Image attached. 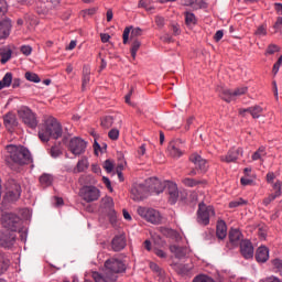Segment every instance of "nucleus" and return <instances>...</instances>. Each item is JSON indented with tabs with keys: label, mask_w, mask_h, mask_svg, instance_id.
I'll return each instance as SVG.
<instances>
[{
	"label": "nucleus",
	"mask_w": 282,
	"mask_h": 282,
	"mask_svg": "<svg viewBox=\"0 0 282 282\" xmlns=\"http://www.w3.org/2000/svg\"><path fill=\"white\" fill-rule=\"evenodd\" d=\"M61 155H63V151H61V148L54 145L51 148V156L52 158H59Z\"/></svg>",
	"instance_id": "49"
},
{
	"label": "nucleus",
	"mask_w": 282,
	"mask_h": 282,
	"mask_svg": "<svg viewBox=\"0 0 282 282\" xmlns=\"http://www.w3.org/2000/svg\"><path fill=\"white\" fill-rule=\"evenodd\" d=\"M3 188H4V195H3L4 204H12L21 199V193L23 191L21 189V184H19L17 180L8 178L3 184Z\"/></svg>",
	"instance_id": "3"
},
{
	"label": "nucleus",
	"mask_w": 282,
	"mask_h": 282,
	"mask_svg": "<svg viewBox=\"0 0 282 282\" xmlns=\"http://www.w3.org/2000/svg\"><path fill=\"white\" fill-rule=\"evenodd\" d=\"M272 265L275 268L278 272H282V260L281 259H274L272 260Z\"/></svg>",
	"instance_id": "53"
},
{
	"label": "nucleus",
	"mask_w": 282,
	"mask_h": 282,
	"mask_svg": "<svg viewBox=\"0 0 282 282\" xmlns=\"http://www.w3.org/2000/svg\"><path fill=\"white\" fill-rule=\"evenodd\" d=\"M129 35H130V41H139L138 37L142 36V29L127 26L123 30V45H127V43H129Z\"/></svg>",
	"instance_id": "16"
},
{
	"label": "nucleus",
	"mask_w": 282,
	"mask_h": 282,
	"mask_svg": "<svg viewBox=\"0 0 282 282\" xmlns=\"http://www.w3.org/2000/svg\"><path fill=\"white\" fill-rule=\"evenodd\" d=\"M228 235V227L226 226V221L218 220L216 225V236L218 239H226Z\"/></svg>",
	"instance_id": "30"
},
{
	"label": "nucleus",
	"mask_w": 282,
	"mask_h": 282,
	"mask_svg": "<svg viewBox=\"0 0 282 282\" xmlns=\"http://www.w3.org/2000/svg\"><path fill=\"white\" fill-rule=\"evenodd\" d=\"M12 85L13 89H17V87H21V79L14 78L12 73H7L2 80H0V89H6V87H10Z\"/></svg>",
	"instance_id": "18"
},
{
	"label": "nucleus",
	"mask_w": 282,
	"mask_h": 282,
	"mask_svg": "<svg viewBox=\"0 0 282 282\" xmlns=\"http://www.w3.org/2000/svg\"><path fill=\"white\" fill-rule=\"evenodd\" d=\"M210 217H215V208L213 206H207L205 202L198 204L197 210V223L200 226H208L210 224Z\"/></svg>",
	"instance_id": "6"
},
{
	"label": "nucleus",
	"mask_w": 282,
	"mask_h": 282,
	"mask_svg": "<svg viewBox=\"0 0 282 282\" xmlns=\"http://www.w3.org/2000/svg\"><path fill=\"white\" fill-rule=\"evenodd\" d=\"M165 189L169 195V204L172 206L177 204V199H180V189L177 188V184L171 181H165Z\"/></svg>",
	"instance_id": "14"
},
{
	"label": "nucleus",
	"mask_w": 282,
	"mask_h": 282,
	"mask_svg": "<svg viewBox=\"0 0 282 282\" xmlns=\"http://www.w3.org/2000/svg\"><path fill=\"white\" fill-rule=\"evenodd\" d=\"M155 23H156L158 28H164V18L156 15Z\"/></svg>",
	"instance_id": "59"
},
{
	"label": "nucleus",
	"mask_w": 282,
	"mask_h": 282,
	"mask_svg": "<svg viewBox=\"0 0 282 282\" xmlns=\"http://www.w3.org/2000/svg\"><path fill=\"white\" fill-rule=\"evenodd\" d=\"M154 254H156V257H160V259H166V252H164V250L162 249H155Z\"/></svg>",
	"instance_id": "58"
},
{
	"label": "nucleus",
	"mask_w": 282,
	"mask_h": 282,
	"mask_svg": "<svg viewBox=\"0 0 282 282\" xmlns=\"http://www.w3.org/2000/svg\"><path fill=\"white\" fill-rule=\"evenodd\" d=\"M262 282H282V281H281V279H279L274 275H271V276L263 279Z\"/></svg>",
	"instance_id": "61"
},
{
	"label": "nucleus",
	"mask_w": 282,
	"mask_h": 282,
	"mask_svg": "<svg viewBox=\"0 0 282 282\" xmlns=\"http://www.w3.org/2000/svg\"><path fill=\"white\" fill-rule=\"evenodd\" d=\"M221 39H224V31L219 30L215 33L214 40L216 41V43H219V41H221Z\"/></svg>",
	"instance_id": "57"
},
{
	"label": "nucleus",
	"mask_w": 282,
	"mask_h": 282,
	"mask_svg": "<svg viewBox=\"0 0 282 282\" xmlns=\"http://www.w3.org/2000/svg\"><path fill=\"white\" fill-rule=\"evenodd\" d=\"M249 113L253 118V120H257L259 118H265V108L261 107L260 105L251 106L249 108Z\"/></svg>",
	"instance_id": "29"
},
{
	"label": "nucleus",
	"mask_w": 282,
	"mask_h": 282,
	"mask_svg": "<svg viewBox=\"0 0 282 282\" xmlns=\"http://www.w3.org/2000/svg\"><path fill=\"white\" fill-rule=\"evenodd\" d=\"M101 127L104 129H111V127H113V117L106 116L101 118Z\"/></svg>",
	"instance_id": "43"
},
{
	"label": "nucleus",
	"mask_w": 282,
	"mask_h": 282,
	"mask_svg": "<svg viewBox=\"0 0 282 282\" xmlns=\"http://www.w3.org/2000/svg\"><path fill=\"white\" fill-rule=\"evenodd\" d=\"M243 235L239 229H230L229 241L234 246H240V253L248 259V240H242Z\"/></svg>",
	"instance_id": "7"
},
{
	"label": "nucleus",
	"mask_w": 282,
	"mask_h": 282,
	"mask_svg": "<svg viewBox=\"0 0 282 282\" xmlns=\"http://www.w3.org/2000/svg\"><path fill=\"white\" fill-rule=\"evenodd\" d=\"M281 28H282V17H279L275 21L274 29L281 30Z\"/></svg>",
	"instance_id": "64"
},
{
	"label": "nucleus",
	"mask_w": 282,
	"mask_h": 282,
	"mask_svg": "<svg viewBox=\"0 0 282 282\" xmlns=\"http://www.w3.org/2000/svg\"><path fill=\"white\" fill-rule=\"evenodd\" d=\"M270 259V250L267 247L258 248L256 252V260L258 263H265Z\"/></svg>",
	"instance_id": "27"
},
{
	"label": "nucleus",
	"mask_w": 282,
	"mask_h": 282,
	"mask_svg": "<svg viewBox=\"0 0 282 282\" xmlns=\"http://www.w3.org/2000/svg\"><path fill=\"white\" fill-rule=\"evenodd\" d=\"M20 118L30 127V129H36L39 127V120H36V115L28 107H24L18 111Z\"/></svg>",
	"instance_id": "12"
},
{
	"label": "nucleus",
	"mask_w": 282,
	"mask_h": 282,
	"mask_svg": "<svg viewBox=\"0 0 282 282\" xmlns=\"http://www.w3.org/2000/svg\"><path fill=\"white\" fill-rule=\"evenodd\" d=\"M52 182H54V177H52L51 174L44 173L40 176V184L41 186H44V188L47 186H52Z\"/></svg>",
	"instance_id": "35"
},
{
	"label": "nucleus",
	"mask_w": 282,
	"mask_h": 282,
	"mask_svg": "<svg viewBox=\"0 0 282 282\" xmlns=\"http://www.w3.org/2000/svg\"><path fill=\"white\" fill-rule=\"evenodd\" d=\"M279 46H276V44H271L268 46L267 48V54H276V52H279Z\"/></svg>",
	"instance_id": "55"
},
{
	"label": "nucleus",
	"mask_w": 282,
	"mask_h": 282,
	"mask_svg": "<svg viewBox=\"0 0 282 282\" xmlns=\"http://www.w3.org/2000/svg\"><path fill=\"white\" fill-rule=\"evenodd\" d=\"M109 39H111V35H109L107 33H101L100 34L101 43H109Z\"/></svg>",
	"instance_id": "62"
},
{
	"label": "nucleus",
	"mask_w": 282,
	"mask_h": 282,
	"mask_svg": "<svg viewBox=\"0 0 282 282\" xmlns=\"http://www.w3.org/2000/svg\"><path fill=\"white\" fill-rule=\"evenodd\" d=\"M188 6H191L193 10H202V8H206V2H204V0H188Z\"/></svg>",
	"instance_id": "41"
},
{
	"label": "nucleus",
	"mask_w": 282,
	"mask_h": 282,
	"mask_svg": "<svg viewBox=\"0 0 282 282\" xmlns=\"http://www.w3.org/2000/svg\"><path fill=\"white\" fill-rule=\"evenodd\" d=\"M170 251L176 259H184L188 254V249L186 247H180L177 245L170 246Z\"/></svg>",
	"instance_id": "28"
},
{
	"label": "nucleus",
	"mask_w": 282,
	"mask_h": 282,
	"mask_svg": "<svg viewBox=\"0 0 282 282\" xmlns=\"http://www.w3.org/2000/svg\"><path fill=\"white\" fill-rule=\"evenodd\" d=\"M108 138L110 140H118L120 138V130L118 129H111L109 132H108Z\"/></svg>",
	"instance_id": "48"
},
{
	"label": "nucleus",
	"mask_w": 282,
	"mask_h": 282,
	"mask_svg": "<svg viewBox=\"0 0 282 282\" xmlns=\"http://www.w3.org/2000/svg\"><path fill=\"white\" fill-rule=\"evenodd\" d=\"M8 12V2L6 0H0V19H3Z\"/></svg>",
	"instance_id": "46"
},
{
	"label": "nucleus",
	"mask_w": 282,
	"mask_h": 282,
	"mask_svg": "<svg viewBox=\"0 0 282 282\" xmlns=\"http://www.w3.org/2000/svg\"><path fill=\"white\" fill-rule=\"evenodd\" d=\"M161 269L162 268H160V265H158V263H155V262L150 263V270H152V272H155V274L159 273Z\"/></svg>",
	"instance_id": "60"
},
{
	"label": "nucleus",
	"mask_w": 282,
	"mask_h": 282,
	"mask_svg": "<svg viewBox=\"0 0 282 282\" xmlns=\"http://www.w3.org/2000/svg\"><path fill=\"white\" fill-rule=\"evenodd\" d=\"M184 15L186 25H197V18L195 17V13L186 11Z\"/></svg>",
	"instance_id": "36"
},
{
	"label": "nucleus",
	"mask_w": 282,
	"mask_h": 282,
	"mask_svg": "<svg viewBox=\"0 0 282 282\" xmlns=\"http://www.w3.org/2000/svg\"><path fill=\"white\" fill-rule=\"evenodd\" d=\"M89 68L85 67L83 68V79H82V89L83 91H85V88L87 87V85H89Z\"/></svg>",
	"instance_id": "38"
},
{
	"label": "nucleus",
	"mask_w": 282,
	"mask_h": 282,
	"mask_svg": "<svg viewBox=\"0 0 282 282\" xmlns=\"http://www.w3.org/2000/svg\"><path fill=\"white\" fill-rule=\"evenodd\" d=\"M1 225L11 232H17L21 228V217L14 213H4L1 216Z\"/></svg>",
	"instance_id": "8"
},
{
	"label": "nucleus",
	"mask_w": 282,
	"mask_h": 282,
	"mask_svg": "<svg viewBox=\"0 0 282 282\" xmlns=\"http://www.w3.org/2000/svg\"><path fill=\"white\" fill-rule=\"evenodd\" d=\"M265 34H268V28L265 25H260L257 31H256V35L257 36H265Z\"/></svg>",
	"instance_id": "51"
},
{
	"label": "nucleus",
	"mask_w": 282,
	"mask_h": 282,
	"mask_svg": "<svg viewBox=\"0 0 282 282\" xmlns=\"http://www.w3.org/2000/svg\"><path fill=\"white\" fill-rule=\"evenodd\" d=\"M173 270H175L181 276H186L188 272L193 270V267L189 264L174 263L172 264Z\"/></svg>",
	"instance_id": "31"
},
{
	"label": "nucleus",
	"mask_w": 282,
	"mask_h": 282,
	"mask_svg": "<svg viewBox=\"0 0 282 282\" xmlns=\"http://www.w3.org/2000/svg\"><path fill=\"white\" fill-rule=\"evenodd\" d=\"M93 279L95 282H116L118 281V275L109 274L106 271L104 275L98 272H93Z\"/></svg>",
	"instance_id": "25"
},
{
	"label": "nucleus",
	"mask_w": 282,
	"mask_h": 282,
	"mask_svg": "<svg viewBox=\"0 0 282 282\" xmlns=\"http://www.w3.org/2000/svg\"><path fill=\"white\" fill-rule=\"evenodd\" d=\"M3 124L8 131H12L14 127H19L17 115L14 112H8L3 116Z\"/></svg>",
	"instance_id": "22"
},
{
	"label": "nucleus",
	"mask_w": 282,
	"mask_h": 282,
	"mask_svg": "<svg viewBox=\"0 0 282 282\" xmlns=\"http://www.w3.org/2000/svg\"><path fill=\"white\" fill-rule=\"evenodd\" d=\"M111 248L113 252H120L127 248V237L124 235L115 236L111 241Z\"/></svg>",
	"instance_id": "20"
},
{
	"label": "nucleus",
	"mask_w": 282,
	"mask_h": 282,
	"mask_svg": "<svg viewBox=\"0 0 282 282\" xmlns=\"http://www.w3.org/2000/svg\"><path fill=\"white\" fill-rule=\"evenodd\" d=\"M248 91L247 87H240L235 90L228 88H221L219 90L220 98L225 100V102H232V100H237L238 96H243Z\"/></svg>",
	"instance_id": "13"
},
{
	"label": "nucleus",
	"mask_w": 282,
	"mask_h": 282,
	"mask_svg": "<svg viewBox=\"0 0 282 282\" xmlns=\"http://www.w3.org/2000/svg\"><path fill=\"white\" fill-rule=\"evenodd\" d=\"M180 145H181L180 141L170 142L167 147V151L172 158H182L183 152Z\"/></svg>",
	"instance_id": "26"
},
{
	"label": "nucleus",
	"mask_w": 282,
	"mask_h": 282,
	"mask_svg": "<svg viewBox=\"0 0 282 282\" xmlns=\"http://www.w3.org/2000/svg\"><path fill=\"white\" fill-rule=\"evenodd\" d=\"M7 151L10 154V160L14 162V164H19L20 166H25V164H32V153L30 150L23 145H8Z\"/></svg>",
	"instance_id": "2"
},
{
	"label": "nucleus",
	"mask_w": 282,
	"mask_h": 282,
	"mask_svg": "<svg viewBox=\"0 0 282 282\" xmlns=\"http://www.w3.org/2000/svg\"><path fill=\"white\" fill-rule=\"evenodd\" d=\"M17 241V236L10 231L0 230V248H12Z\"/></svg>",
	"instance_id": "17"
},
{
	"label": "nucleus",
	"mask_w": 282,
	"mask_h": 282,
	"mask_svg": "<svg viewBox=\"0 0 282 282\" xmlns=\"http://www.w3.org/2000/svg\"><path fill=\"white\" fill-rule=\"evenodd\" d=\"M138 215L145 219L149 224H153L154 226H160L162 224V214L158 209L149 208V207H139L137 209Z\"/></svg>",
	"instance_id": "5"
},
{
	"label": "nucleus",
	"mask_w": 282,
	"mask_h": 282,
	"mask_svg": "<svg viewBox=\"0 0 282 282\" xmlns=\"http://www.w3.org/2000/svg\"><path fill=\"white\" fill-rule=\"evenodd\" d=\"M245 204H247V202L243 200V198H238L229 203V208H237L239 206H243Z\"/></svg>",
	"instance_id": "47"
},
{
	"label": "nucleus",
	"mask_w": 282,
	"mask_h": 282,
	"mask_svg": "<svg viewBox=\"0 0 282 282\" xmlns=\"http://www.w3.org/2000/svg\"><path fill=\"white\" fill-rule=\"evenodd\" d=\"M189 162H192L195 167L202 173H206V171H208V164L206 163V160L197 153H193L189 156Z\"/></svg>",
	"instance_id": "19"
},
{
	"label": "nucleus",
	"mask_w": 282,
	"mask_h": 282,
	"mask_svg": "<svg viewBox=\"0 0 282 282\" xmlns=\"http://www.w3.org/2000/svg\"><path fill=\"white\" fill-rule=\"evenodd\" d=\"M267 152L264 147H260L252 155L251 159L253 162H257V160H261V158H265Z\"/></svg>",
	"instance_id": "40"
},
{
	"label": "nucleus",
	"mask_w": 282,
	"mask_h": 282,
	"mask_svg": "<svg viewBox=\"0 0 282 282\" xmlns=\"http://www.w3.org/2000/svg\"><path fill=\"white\" fill-rule=\"evenodd\" d=\"M140 47H142V42L140 40H131L130 54L133 61H135V56H138V50H140Z\"/></svg>",
	"instance_id": "33"
},
{
	"label": "nucleus",
	"mask_w": 282,
	"mask_h": 282,
	"mask_svg": "<svg viewBox=\"0 0 282 282\" xmlns=\"http://www.w3.org/2000/svg\"><path fill=\"white\" fill-rule=\"evenodd\" d=\"M131 195H133L134 202H142L145 197H149V187L145 184H137L131 188Z\"/></svg>",
	"instance_id": "15"
},
{
	"label": "nucleus",
	"mask_w": 282,
	"mask_h": 282,
	"mask_svg": "<svg viewBox=\"0 0 282 282\" xmlns=\"http://www.w3.org/2000/svg\"><path fill=\"white\" fill-rule=\"evenodd\" d=\"M148 193L151 195H160L166 191V181H160L158 177H150L145 180Z\"/></svg>",
	"instance_id": "9"
},
{
	"label": "nucleus",
	"mask_w": 282,
	"mask_h": 282,
	"mask_svg": "<svg viewBox=\"0 0 282 282\" xmlns=\"http://www.w3.org/2000/svg\"><path fill=\"white\" fill-rule=\"evenodd\" d=\"M0 56H1L0 63L2 65H6V63H8L10 58H12V48L2 50V52L0 53Z\"/></svg>",
	"instance_id": "37"
},
{
	"label": "nucleus",
	"mask_w": 282,
	"mask_h": 282,
	"mask_svg": "<svg viewBox=\"0 0 282 282\" xmlns=\"http://www.w3.org/2000/svg\"><path fill=\"white\" fill-rule=\"evenodd\" d=\"M104 268L108 274H113L115 276L127 272V263L119 257H112L106 260Z\"/></svg>",
	"instance_id": "4"
},
{
	"label": "nucleus",
	"mask_w": 282,
	"mask_h": 282,
	"mask_svg": "<svg viewBox=\"0 0 282 282\" xmlns=\"http://www.w3.org/2000/svg\"><path fill=\"white\" fill-rule=\"evenodd\" d=\"M87 169H89V161H87V159H82L77 162V173H83L84 171H87Z\"/></svg>",
	"instance_id": "39"
},
{
	"label": "nucleus",
	"mask_w": 282,
	"mask_h": 282,
	"mask_svg": "<svg viewBox=\"0 0 282 282\" xmlns=\"http://www.w3.org/2000/svg\"><path fill=\"white\" fill-rule=\"evenodd\" d=\"M274 10L276 14H280L282 17V3H274Z\"/></svg>",
	"instance_id": "63"
},
{
	"label": "nucleus",
	"mask_w": 282,
	"mask_h": 282,
	"mask_svg": "<svg viewBox=\"0 0 282 282\" xmlns=\"http://www.w3.org/2000/svg\"><path fill=\"white\" fill-rule=\"evenodd\" d=\"M20 52H22L24 56H30V54H32V46L23 45L21 46Z\"/></svg>",
	"instance_id": "54"
},
{
	"label": "nucleus",
	"mask_w": 282,
	"mask_h": 282,
	"mask_svg": "<svg viewBox=\"0 0 282 282\" xmlns=\"http://www.w3.org/2000/svg\"><path fill=\"white\" fill-rule=\"evenodd\" d=\"M205 182L204 181H199V180H195V178H184L183 180V184L185 186H188L189 188H193L195 186H198V184H204Z\"/></svg>",
	"instance_id": "42"
},
{
	"label": "nucleus",
	"mask_w": 282,
	"mask_h": 282,
	"mask_svg": "<svg viewBox=\"0 0 282 282\" xmlns=\"http://www.w3.org/2000/svg\"><path fill=\"white\" fill-rule=\"evenodd\" d=\"M24 76L30 83H39L41 80V77L36 73L26 72Z\"/></svg>",
	"instance_id": "44"
},
{
	"label": "nucleus",
	"mask_w": 282,
	"mask_h": 282,
	"mask_svg": "<svg viewBox=\"0 0 282 282\" xmlns=\"http://www.w3.org/2000/svg\"><path fill=\"white\" fill-rule=\"evenodd\" d=\"M281 65H282V55L279 57L278 63L273 65V68H272L273 76H276L279 74V69L281 68Z\"/></svg>",
	"instance_id": "50"
},
{
	"label": "nucleus",
	"mask_w": 282,
	"mask_h": 282,
	"mask_svg": "<svg viewBox=\"0 0 282 282\" xmlns=\"http://www.w3.org/2000/svg\"><path fill=\"white\" fill-rule=\"evenodd\" d=\"M101 207L106 210H110V221H116V210H113V198L110 196H105L101 199Z\"/></svg>",
	"instance_id": "23"
},
{
	"label": "nucleus",
	"mask_w": 282,
	"mask_h": 282,
	"mask_svg": "<svg viewBox=\"0 0 282 282\" xmlns=\"http://www.w3.org/2000/svg\"><path fill=\"white\" fill-rule=\"evenodd\" d=\"M10 268V259L6 258L3 253H0V274H6Z\"/></svg>",
	"instance_id": "34"
},
{
	"label": "nucleus",
	"mask_w": 282,
	"mask_h": 282,
	"mask_svg": "<svg viewBox=\"0 0 282 282\" xmlns=\"http://www.w3.org/2000/svg\"><path fill=\"white\" fill-rule=\"evenodd\" d=\"M273 191L274 194H271L265 202V204H270V202H274V199H276V197L281 196V182H276L273 185Z\"/></svg>",
	"instance_id": "32"
},
{
	"label": "nucleus",
	"mask_w": 282,
	"mask_h": 282,
	"mask_svg": "<svg viewBox=\"0 0 282 282\" xmlns=\"http://www.w3.org/2000/svg\"><path fill=\"white\" fill-rule=\"evenodd\" d=\"M102 182H104V184L106 185V188H108V191H109L110 193H112V192H113V187H111V181L109 180V177L104 176V177H102Z\"/></svg>",
	"instance_id": "56"
},
{
	"label": "nucleus",
	"mask_w": 282,
	"mask_h": 282,
	"mask_svg": "<svg viewBox=\"0 0 282 282\" xmlns=\"http://www.w3.org/2000/svg\"><path fill=\"white\" fill-rule=\"evenodd\" d=\"M67 149L73 155H83L87 151V143L83 138L74 137L69 140Z\"/></svg>",
	"instance_id": "11"
},
{
	"label": "nucleus",
	"mask_w": 282,
	"mask_h": 282,
	"mask_svg": "<svg viewBox=\"0 0 282 282\" xmlns=\"http://www.w3.org/2000/svg\"><path fill=\"white\" fill-rule=\"evenodd\" d=\"M193 282H215V280L206 274L196 275Z\"/></svg>",
	"instance_id": "45"
},
{
	"label": "nucleus",
	"mask_w": 282,
	"mask_h": 282,
	"mask_svg": "<svg viewBox=\"0 0 282 282\" xmlns=\"http://www.w3.org/2000/svg\"><path fill=\"white\" fill-rule=\"evenodd\" d=\"M239 155H243V150L241 148L237 150L231 149L226 155L220 156V160L221 162L230 164V162H237V160H239Z\"/></svg>",
	"instance_id": "21"
},
{
	"label": "nucleus",
	"mask_w": 282,
	"mask_h": 282,
	"mask_svg": "<svg viewBox=\"0 0 282 282\" xmlns=\"http://www.w3.org/2000/svg\"><path fill=\"white\" fill-rule=\"evenodd\" d=\"M12 30V21L10 19H4L0 21V40L8 39Z\"/></svg>",
	"instance_id": "24"
},
{
	"label": "nucleus",
	"mask_w": 282,
	"mask_h": 282,
	"mask_svg": "<svg viewBox=\"0 0 282 282\" xmlns=\"http://www.w3.org/2000/svg\"><path fill=\"white\" fill-rule=\"evenodd\" d=\"M63 137V126L54 117L45 119L44 123L39 127V138L42 142H50V138L58 140Z\"/></svg>",
	"instance_id": "1"
},
{
	"label": "nucleus",
	"mask_w": 282,
	"mask_h": 282,
	"mask_svg": "<svg viewBox=\"0 0 282 282\" xmlns=\"http://www.w3.org/2000/svg\"><path fill=\"white\" fill-rule=\"evenodd\" d=\"M79 196L84 202H87V204H91V202H98L100 199V189L96 186H84L79 191Z\"/></svg>",
	"instance_id": "10"
},
{
	"label": "nucleus",
	"mask_w": 282,
	"mask_h": 282,
	"mask_svg": "<svg viewBox=\"0 0 282 282\" xmlns=\"http://www.w3.org/2000/svg\"><path fill=\"white\" fill-rule=\"evenodd\" d=\"M104 169L106 173H111L113 171V163L110 160L104 162Z\"/></svg>",
	"instance_id": "52"
}]
</instances>
